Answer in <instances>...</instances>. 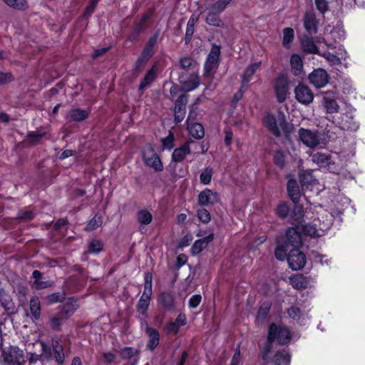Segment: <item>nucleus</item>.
Segmentation results:
<instances>
[{"instance_id":"obj_42","label":"nucleus","mask_w":365,"mask_h":365,"mask_svg":"<svg viewBox=\"0 0 365 365\" xmlns=\"http://www.w3.org/2000/svg\"><path fill=\"white\" fill-rule=\"evenodd\" d=\"M212 173V168L210 167L206 168L200 174V182L204 185L209 184L211 181Z\"/></svg>"},{"instance_id":"obj_32","label":"nucleus","mask_w":365,"mask_h":365,"mask_svg":"<svg viewBox=\"0 0 365 365\" xmlns=\"http://www.w3.org/2000/svg\"><path fill=\"white\" fill-rule=\"evenodd\" d=\"M88 116V112L80 108H73L70 111L69 118L73 121H83Z\"/></svg>"},{"instance_id":"obj_54","label":"nucleus","mask_w":365,"mask_h":365,"mask_svg":"<svg viewBox=\"0 0 365 365\" xmlns=\"http://www.w3.org/2000/svg\"><path fill=\"white\" fill-rule=\"evenodd\" d=\"M197 217L203 223H208L211 220L210 212L205 208H201L197 210Z\"/></svg>"},{"instance_id":"obj_63","label":"nucleus","mask_w":365,"mask_h":365,"mask_svg":"<svg viewBox=\"0 0 365 365\" xmlns=\"http://www.w3.org/2000/svg\"><path fill=\"white\" fill-rule=\"evenodd\" d=\"M287 314L291 318L297 319L300 317V309L297 307L292 306L288 309Z\"/></svg>"},{"instance_id":"obj_2","label":"nucleus","mask_w":365,"mask_h":365,"mask_svg":"<svg viewBox=\"0 0 365 365\" xmlns=\"http://www.w3.org/2000/svg\"><path fill=\"white\" fill-rule=\"evenodd\" d=\"M76 310V307L71 304H65L58 312L49 316V327L55 331H59L64 321L68 319Z\"/></svg>"},{"instance_id":"obj_29","label":"nucleus","mask_w":365,"mask_h":365,"mask_svg":"<svg viewBox=\"0 0 365 365\" xmlns=\"http://www.w3.org/2000/svg\"><path fill=\"white\" fill-rule=\"evenodd\" d=\"M304 26L310 34L316 33L317 21L315 16L313 14H307L304 18Z\"/></svg>"},{"instance_id":"obj_18","label":"nucleus","mask_w":365,"mask_h":365,"mask_svg":"<svg viewBox=\"0 0 365 365\" xmlns=\"http://www.w3.org/2000/svg\"><path fill=\"white\" fill-rule=\"evenodd\" d=\"M207 10L208 11L205 17V22L210 26L223 28L225 23L219 16L220 13L212 10L210 7H208Z\"/></svg>"},{"instance_id":"obj_17","label":"nucleus","mask_w":365,"mask_h":365,"mask_svg":"<svg viewBox=\"0 0 365 365\" xmlns=\"http://www.w3.org/2000/svg\"><path fill=\"white\" fill-rule=\"evenodd\" d=\"M148 336V341L147 343V349L153 351L159 344L160 334L158 331L154 328L147 326L145 330Z\"/></svg>"},{"instance_id":"obj_40","label":"nucleus","mask_w":365,"mask_h":365,"mask_svg":"<svg viewBox=\"0 0 365 365\" xmlns=\"http://www.w3.org/2000/svg\"><path fill=\"white\" fill-rule=\"evenodd\" d=\"M103 223V219L101 216L95 215L93 219L88 223L86 227V230L93 231L99 227Z\"/></svg>"},{"instance_id":"obj_55","label":"nucleus","mask_w":365,"mask_h":365,"mask_svg":"<svg viewBox=\"0 0 365 365\" xmlns=\"http://www.w3.org/2000/svg\"><path fill=\"white\" fill-rule=\"evenodd\" d=\"M162 144L164 148L171 150L174 147V135L170 132L166 138L162 139Z\"/></svg>"},{"instance_id":"obj_48","label":"nucleus","mask_w":365,"mask_h":365,"mask_svg":"<svg viewBox=\"0 0 365 365\" xmlns=\"http://www.w3.org/2000/svg\"><path fill=\"white\" fill-rule=\"evenodd\" d=\"M4 1L10 7L16 9H24L26 7L25 0H4Z\"/></svg>"},{"instance_id":"obj_9","label":"nucleus","mask_w":365,"mask_h":365,"mask_svg":"<svg viewBox=\"0 0 365 365\" xmlns=\"http://www.w3.org/2000/svg\"><path fill=\"white\" fill-rule=\"evenodd\" d=\"M300 140L309 148H315L319 144V137L317 132L300 128L298 131Z\"/></svg>"},{"instance_id":"obj_16","label":"nucleus","mask_w":365,"mask_h":365,"mask_svg":"<svg viewBox=\"0 0 365 365\" xmlns=\"http://www.w3.org/2000/svg\"><path fill=\"white\" fill-rule=\"evenodd\" d=\"M285 244L297 248L302 245V237L299 232L293 227H289L286 232Z\"/></svg>"},{"instance_id":"obj_10","label":"nucleus","mask_w":365,"mask_h":365,"mask_svg":"<svg viewBox=\"0 0 365 365\" xmlns=\"http://www.w3.org/2000/svg\"><path fill=\"white\" fill-rule=\"evenodd\" d=\"M284 123L283 117L275 118L272 115H267L264 118V124L268 130L275 136L280 135V129Z\"/></svg>"},{"instance_id":"obj_47","label":"nucleus","mask_w":365,"mask_h":365,"mask_svg":"<svg viewBox=\"0 0 365 365\" xmlns=\"http://www.w3.org/2000/svg\"><path fill=\"white\" fill-rule=\"evenodd\" d=\"M294 38V30L292 28H286L283 30V44L287 46Z\"/></svg>"},{"instance_id":"obj_13","label":"nucleus","mask_w":365,"mask_h":365,"mask_svg":"<svg viewBox=\"0 0 365 365\" xmlns=\"http://www.w3.org/2000/svg\"><path fill=\"white\" fill-rule=\"evenodd\" d=\"M196 144L195 141L190 140L186 141L181 147L174 150L172 154V159L175 162H182L185 156L191 153L190 145Z\"/></svg>"},{"instance_id":"obj_38","label":"nucleus","mask_w":365,"mask_h":365,"mask_svg":"<svg viewBox=\"0 0 365 365\" xmlns=\"http://www.w3.org/2000/svg\"><path fill=\"white\" fill-rule=\"evenodd\" d=\"M180 65L182 69L190 70L194 69L196 67L197 62L190 57L185 56L181 58Z\"/></svg>"},{"instance_id":"obj_21","label":"nucleus","mask_w":365,"mask_h":365,"mask_svg":"<svg viewBox=\"0 0 365 365\" xmlns=\"http://www.w3.org/2000/svg\"><path fill=\"white\" fill-rule=\"evenodd\" d=\"M287 191L291 200L297 204L299 201L301 193L298 184L294 180H289L287 182Z\"/></svg>"},{"instance_id":"obj_4","label":"nucleus","mask_w":365,"mask_h":365,"mask_svg":"<svg viewBox=\"0 0 365 365\" xmlns=\"http://www.w3.org/2000/svg\"><path fill=\"white\" fill-rule=\"evenodd\" d=\"M269 340H277L280 344H286L291 340L290 331L284 327L271 324L269 329Z\"/></svg>"},{"instance_id":"obj_3","label":"nucleus","mask_w":365,"mask_h":365,"mask_svg":"<svg viewBox=\"0 0 365 365\" xmlns=\"http://www.w3.org/2000/svg\"><path fill=\"white\" fill-rule=\"evenodd\" d=\"M313 163L321 168H327L328 170L334 173L339 172V167L331 160V157L328 153L316 152L310 155Z\"/></svg>"},{"instance_id":"obj_51","label":"nucleus","mask_w":365,"mask_h":365,"mask_svg":"<svg viewBox=\"0 0 365 365\" xmlns=\"http://www.w3.org/2000/svg\"><path fill=\"white\" fill-rule=\"evenodd\" d=\"M314 178L311 170L303 171L300 173L299 180L302 184H309L314 181Z\"/></svg>"},{"instance_id":"obj_19","label":"nucleus","mask_w":365,"mask_h":365,"mask_svg":"<svg viewBox=\"0 0 365 365\" xmlns=\"http://www.w3.org/2000/svg\"><path fill=\"white\" fill-rule=\"evenodd\" d=\"M261 66V62H255L249 65L242 76V88H245L247 83L251 81L253 75L256 73V71Z\"/></svg>"},{"instance_id":"obj_8","label":"nucleus","mask_w":365,"mask_h":365,"mask_svg":"<svg viewBox=\"0 0 365 365\" xmlns=\"http://www.w3.org/2000/svg\"><path fill=\"white\" fill-rule=\"evenodd\" d=\"M289 267L293 270H298L302 268L306 262L304 254L297 248H294L289 251L287 257Z\"/></svg>"},{"instance_id":"obj_14","label":"nucleus","mask_w":365,"mask_h":365,"mask_svg":"<svg viewBox=\"0 0 365 365\" xmlns=\"http://www.w3.org/2000/svg\"><path fill=\"white\" fill-rule=\"evenodd\" d=\"M187 128L190 135L196 139H201L205 135L203 126L198 123H192V113H189L188 115Z\"/></svg>"},{"instance_id":"obj_39","label":"nucleus","mask_w":365,"mask_h":365,"mask_svg":"<svg viewBox=\"0 0 365 365\" xmlns=\"http://www.w3.org/2000/svg\"><path fill=\"white\" fill-rule=\"evenodd\" d=\"M288 246L285 245L280 244L279 242H277V245L275 249V257L279 260H284L287 256Z\"/></svg>"},{"instance_id":"obj_50","label":"nucleus","mask_w":365,"mask_h":365,"mask_svg":"<svg viewBox=\"0 0 365 365\" xmlns=\"http://www.w3.org/2000/svg\"><path fill=\"white\" fill-rule=\"evenodd\" d=\"M187 103V96L184 94L180 96L175 102V110L185 111Z\"/></svg>"},{"instance_id":"obj_45","label":"nucleus","mask_w":365,"mask_h":365,"mask_svg":"<svg viewBox=\"0 0 365 365\" xmlns=\"http://www.w3.org/2000/svg\"><path fill=\"white\" fill-rule=\"evenodd\" d=\"M291 217L294 220L300 222V220L304 217L303 207L299 205H296L292 210Z\"/></svg>"},{"instance_id":"obj_52","label":"nucleus","mask_w":365,"mask_h":365,"mask_svg":"<svg viewBox=\"0 0 365 365\" xmlns=\"http://www.w3.org/2000/svg\"><path fill=\"white\" fill-rule=\"evenodd\" d=\"M103 249V244L100 240H93L88 245V251L93 253H98Z\"/></svg>"},{"instance_id":"obj_49","label":"nucleus","mask_w":365,"mask_h":365,"mask_svg":"<svg viewBox=\"0 0 365 365\" xmlns=\"http://www.w3.org/2000/svg\"><path fill=\"white\" fill-rule=\"evenodd\" d=\"M153 54V50L145 45L140 56L138 58V63H145Z\"/></svg>"},{"instance_id":"obj_33","label":"nucleus","mask_w":365,"mask_h":365,"mask_svg":"<svg viewBox=\"0 0 365 365\" xmlns=\"http://www.w3.org/2000/svg\"><path fill=\"white\" fill-rule=\"evenodd\" d=\"M30 312L35 319H38L41 316V304L38 297H34L30 301Z\"/></svg>"},{"instance_id":"obj_22","label":"nucleus","mask_w":365,"mask_h":365,"mask_svg":"<svg viewBox=\"0 0 365 365\" xmlns=\"http://www.w3.org/2000/svg\"><path fill=\"white\" fill-rule=\"evenodd\" d=\"M151 296L152 293L143 292L137 304V311L140 314H146L150 304V301L151 299Z\"/></svg>"},{"instance_id":"obj_31","label":"nucleus","mask_w":365,"mask_h":365,"mask_svg":"<svg viewBox=\"0 0 365 365\" xmlns=\"http://www.w3.org/2000/svg\"><path fill=\"white\" fill-rule=\"evenodd\" d=\"M52 346L54 354V358L58 364H62L64 360V353L63 346L58 340L52 341Z\"/></svg>"},{"instance_id":"obj_28","label":"nucleus","mask_w":365,"mask_h":365,"mask_svg":"<svg viewBox=\"0 0 365 365\" xmlns=\"http://www.w3.org/2000/svg\"><path fill=\"white\" fill-rule=\"evenodd\" d=\"M290 64L294 75H299L303 68L302 58L297 54H293L290 58Z\"/></svg>"},{"instance_id":"obj_5","label":"nucleus","mask_w":365,"mask_h":365,"mask_svg":"<svg viewBox=\"0 0 365 365\" xmlns=\"http://www.w3.org/2000/svg\"><path fill=\"white\" fill-rule=\"evenodd\" d=\"M274 89L277 101L284 102L289 94V81L284 74L279 75L274 80Z\"/></svg>"},{"instance_id":"obj_61","label":"nucleus","mask_w":365,"mask_h":365,"mask_svg":"<svg viewBox=\"0 0 365 365\" xmlns=\"http://www.w3.org/2000/svg\"><path fill=\"white\" fill-rule=\"evenodd\" d=\"M44 134V133L39 131H31L28 133V139L31 142H38Z\"/></svg>"},{"instance_id":"obj_43","label":"nucleus","mask_w":365,"mask_h":365,"mask_svg":"<svg viewBox=\"0 0 365 365\" xmlns=\"http://www.w3.org/2000/svg\"><path fill=\"white\" fill-rule=\"evenodd\" d=\"M274 340H269V335L267 336V339L266 344L261 350V356L262 359L264 361H267L269 359V354L271 352L272 349V344Z\"/></svg>"},{"instance_id":"obj_58","label":"nucleus","mask_w":365,"mask_h":365,"mask_svg":"<svg viewBox=\"0 0 365 365\" xmlns=\"http://www.w3.org/2000/svg\"><path fill=\"white\" fill-rule=\"evenodd\" d=\"M219 55H220V48L215 46L211 49L207 60L210 61L211 63L215 62V63H217Z\"/></svg>"},{"instance_id":"obj_1","label":"nucleus","mask_w":365,"mask_h":365,"mask_svg":"<svg viewBox=\"0 0 365 365\" xmlns=\"http://www.w3.org/2000/svg\"><path fill=\"white\" fill-rule=\"evenodd\" d=\"M0 361L2 365H20L24 361V351L17 346H2Z\"/></svg>"},{"instance_id":"obj_23","label":"nucleus","mask_w":365,"mask_h":365,"mask_svg":"<svg viewBox=\"0 0 365 365\" xmlns=\"http://www.w3.org/2000/svg\"><path fill=\"white\" fill-rule=\"evenodd\" d=\"M42 273L38 270H34L32 273V278L34 281L31 283V287L36 289H45L51 286L48 281H42Z\"/></svg>"},{"instance_id":"obj_37","label":"nucleus","mask_w":365,"mask_h":365,"mask_svg":"<svg viewBox=\"0 0 365 365\" xmlns=\"http://www.w3.org/2000/svg\"><path fill=\"white\" fill-rule=\"evenodd\" d=\"M0 301L1 305L9 314H14L15 312L14 304L8 294L4 296V298H0Z\"/></svg>"},{"instance_id":"obj_15","label":"nucleus","mask_w":365,"mask_h":365,"mask_svg":"<svg viewBox=\"0 0 365 365\" xmlns=\"http://www.w3.org/2000/svg\"><path fill=\"white\" fill-rule=\"evenodd\" d=\"M218 200V195L216 192H212L210 189L204 190L198 195V203L200 205H213Z\"/></svg>"},{"instance_id":"obj_27","label":"nucleus","mask_w":365,"mask_h":365,"mask_svg":"<svg viewBox=\"0 0 365 365\" xmlns=\"http://www.w3.org/2000/svg\"><path fill=\"white\" fill-rule=\"evenodd\" d=\"M290 284L297 289H305L308 285V280L302 274H295L290 277Z\"/></svg>"},{"instance_id":"obj_24","label":"nucleus","mask_w":365,"mask_h":365,"mask_svg":"<svg viewBox=\"0 0 365 365\" xmlns=\"http://www.w3.org/2000/svg\"><path fill=\"white\" fill-rule=\"evenodd\" d=\"M214 239V235L210 234L205 237L197 240L193 246L192 247V252L193 254L200 253L203 249H205L207 245L212 242Z\"/></svg>"},{"instance_id":"obj_35","label":"nucleus","mask_w":365,"mask_h":365,"mask_svg":"<svg viewBox=\"0 0 365 365\" xmlns=\"http://www.w3.org/2000/svg\"><path fill=\"white\" fill-rule=\"evenodd\" d=\"M323 103L327 113H334L338 112L339 106L334 99L324 97Z\"/></svg>"},{"instance_id":"obj_12","label":"nucleus","mask_w":365,"mask_h":365,"mask_svg":"<svg viewBox=\"0 0 365 365\" xmlns=\"http://www.w3.org/2000/svg\"><path fill=\"white\" fill-rule=\"evenodd\" d=\"M338 124L341 129L350 131H356L359 126L351 112L342 113L339 119Z\"/></svg>"},{"instance_id":"obj_60","label":"nucleus","mask_w":365,"mask_h":365,"mask_svg":"<svg viewBox=\"0 0 365 365\" xmlns=\"http://www.w3.org/2000/svg\"><path fill=\"white\" fill-rule=\"evenodd\" d=\"M317 9L322 14L328 10V1L327 0H314Z\"/></svg>"},{"instance_id":"obj_11","label":"nucleus","mask_w":365,"mask_h":365,"mask_svg":"<svg viewBox=\"0 0 365 365\" xmlns=\"http://www.w3.org/2000/svg\"><path fill=\"white\" fill-rule=\"evenodd\" d=\"M309 81L317 88H322L325 86L328 81V74L325 70L322 68L314 69L309 76Z\"/></svg>"},{"instance_id":"obj_30","label":"nucleus","mask_w":365,"mask_h":365,"mask_svg":"<svg viewBox=\"0 0 365 365\" xmlns=\"http://www.w3.org/2000/svg\"><path fill=\"white\" fill-rule=\"evenodd\" d=\"M302 46L304 52L309 53H317L318 48L315 45L312 38L304 36L302 39Z\"/></svg>"},{"instance_id":"obj_64","label":"nucleus","mask_w":365,"mask_h":365,"mask_svg":"<svg viewBox=\"0 0 365 365\" xmlns=\"http://www.w3.org/2000/svg\"><path fill=\"white\" fill-rule=\"evenodd\" d=\"M202 297L200 294H195L189 300V306L191 308H196L200 303Z\"/></svg>"},{"instance_id":"obj_25","label":"nucleus","mask_w":365,"mask_h":365,"mask_svg":"<svg viewBox=\"0 0 365 365\" xmlns=\"http://www.w3.org/2000/svg\"><path fill=\"white\" fill-rule=\"evenodd\" d=\"M289 361L290 355L284 349L277 351L272 359V363L274 365H289Z\"/></svg>"},{"instance_id":"obj_36","label":"nucleus","mask_w":365,"mask_h":365,"mask_svg":"<svg viewBox=\"0 0 365 365\" xmlns=\"http://www.w3.org/2000/svg\"><path fill=\"white\" fill-rule=\"evenodd\" d=\"M156 73L154 68H151L145 75L144 78L142 80L139 88L140 90L144 89L147 86L150 85L155 78Z\"/></svg>"},{"instance_id":"obj_34","label":"nucleus","mask_w":365,"mask_h":365,"mask_svg":"<svg viewBox=\"0 0 365 365\" xmlns=\"http://www.w3.org/2000/svg\"><path fill=\"white\" fill-rule=\"evenodd\" d=\"M138 222L142 225H149L153 220L151 213L146 210H141L137 212Z\"/></svg>"},{"instance_id":"obj_56","label":"nucleus","mask_w":365,"mask_h":365,"mask_svg":"<svg viewBox=\"0 0 365 365\" xmlns=\"http://www.w3.org/2000/svg\"><path fill=\"white\" fill-rule=\"evenodd\" d=\"M274 163L279 167H283L285 163V155L281 150L275 152L274 155Z\"/></svg>"},{"instance_id":"obj_53","label":"nucleus","mask_w":365,"mask_h":365,"mask_svg":"<svg viewBox=\"0 0 365 365\" xmlns=\"http://www.w3.org/2000/svg\"><path fill=\"white\" fill-rule=\"evenodd\" d=\"M138 354V351L131 347H125L120 351L123 359H130Z\"/></svg>"},{"instance_id":"obj_41","label":"nucleus","mask_w":365,"mask_h":365,"mask_svg":"<svg viewBox=\"0 0 365 365\" xmlns=\"http://www.w3.org/2000/svg\"><path fill=\"white\" fill-rule=\"evenodd\" d=\"M302 230L305 235L312 237H317L321 235L316 227L309 224L302 226Z\"/></svg>"},{"instance_id":"obj_44","label":"nucleus","mask_w":365,"mask_h":365,"mask_svg":"<svg viewBox=\"0 0 365 365\" xmlns=\"http://www.w3.org/2000/svg\"><path fill=\"white\" fill-rule=\"evenodd\" d=\"M232 0H218L215 4H212L210 8L216 11L218 13H222L227 6L230 4Z\"/></svg>"},{"instance_id":"obj_59","label":"nucleus","mask_w":365,"mask_h":365,"mask_svg":"<svg viewBox=\"0 0 365 365\" xmlns=\"http://www.w3.org/2000/svg\"><path fill=\"white\" fill-rule=\"evenodd\" d=\"M143 292L153 293V292H152V274L149 272H147L145 276V287H144Z\"/></svg>"},{"instance_id":"obj_26","label":"nucleus","mask_w":365,"mask_h":365,"mask_svg":"<svg viewBox=\"0 0 365 365\" xmlns=\"http://www.w3.org/2000/svg\"><path fill=\"white\" fill-rule=\"evenodd\" d=\"M158 302L168 310H170L174 307V297L169 292L162 293L158 297Z\"/></svg>"},{"instance_id":"obj_46","label":"nucleus","mask_w":365,"mask_h":365,"mask_svg":"<svg viewBox=\"0 0 365 365\" xmlns=\"http://www.w3.org/2000/svg\"><path fill=\"white\" fill-rule=\"evenodd\" d=\"M289 213V207L285 202L280 203L276 208V214L281 218H285Z\"/></svg>"},{"instance_id":"obj_62","label":"nucleus","mask_w":365,"mask_h":365,"mask_svg":"<svg viewBox=\"0 0 365 365\" xmlns=\"http://www.w3.org/2000/svg\"><path fill=\"white\" fill-rule=\"evenodd\" d=\"M34 214L31 210H21L18 214V218L21 220H31L34 218Z\"/></svg>"},{"instance_id":"obj_57","label":"nucleus","mask_w":365,"mask_h":365,"mask_svg":"<svg viewBox=\"0 0 365 365\" xmlns=\"http://www.w3.org/2000/svg\"><path fill=\"white\" fill-rule=\"evenodd\" d=\"M63 299H64V295L59 292L53 293L46 297V300L50 304L62 302Z\"/></svg>"},{"instance_id":"obj_7","label":"nucleus","mask_w":365,"mask_h":365,"mask_svg":"<svg viewBox=\"0 0 365 365\" xmlns=\"http://www.w3.org/2000/svg\"><path fill=\"white\" fill-rule=\"evenodd\" d=\"M294 94L297 101L303 104L309 105L314 100V93L308 86L299 84L294 88Z\"/></svg>"},{"instance_id":"obj_6","label":"nucleus","mask_w":365,"mask_h":365,"mask_svg":"<svg viewBox=\"0 0 365 365\" xmlns=\"http://www.w3.org/2000/svg\"><path fill=\"white\" fill-rule=\"evenodd\" d=\"M143 158L148 166L153 168L156 171H161L163 170V164L151 146L148 145L143 148Z\"/></svg>"},{"instance_id":"obj_20","label":"nucleus","mask_w":365,"mask_h":365,"mask_svg":"<svg viewBox=\"0 0 365 365\" xmlns=\"http://www.w3.org/2000/svg\"><path fill=\"white\" fill-rule=\"evenodd\" d=\"M180 82L182 90L186 92L195 89L200 84L198 76L195 73L191 74L187 80H183L180 77Z\"/></svg>"}]
</instances>
